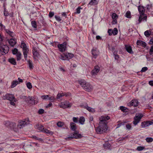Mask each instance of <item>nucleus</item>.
I'll return each instance as SVG.
<instances>
[{
    "label": "nucleus",
    "instance_id": "obj_64",
    "mask_svg": "<svg viewBox=\"0 0 153 153\" xmlns=\"http://www.w3.org/2000/svg\"><path fill=\"white\" fill-rule=\"evenodd\" d=\"M151 7V5L150 4H148L146 6V8L148 10H149Z\"/></svg>",
    "mask_w": 153,
    "mask_h": 153
},
{
    "label": "nucleus",
    "instance_id": "obj_48",
    "mask_svg": "<svg viewBox=\"0 0 153 153\" xmlns=\"http://www.w3.org/2000/svg\"><path fill=\"white\" fill-rule=\"evenodd\" d=\"M88 106V105L86 103H85V104H82L80 105V107H81L82 108H83L86 109L87 108Z\"/></svg>",
    "mask_w": 153,
    "mask_h": 153
},
{
    "label": "nucleus",
    "instance_id": "obj_14",
    "mask_svg": "<svg viewBox=\"0 0 153 153\" xmlns=\"http://www.w3.org/2000/svg\"><path fill=\"white\" fill-rule=\"evenodd\" d=\"M100 70V68L98 66H95L91 72V74L92 76L96 75L99 72Z\"/></svg>",
    "mask_w": 153,
    "mask_h": 153
},
{
    "label": "nucleus",
    "instance_id": "obj_17",
    "mask_svg": "<svg viewBox=\"0 0 153 153\" xmlns=\"http://www.w3.org/2000/svg\"><path fill=\"white\" fill-rule=\"evenodd\" d=\"M82 137V135L81 134H79L76 132V131L73 134V136L72 137H69L68 138L69 139H71L73 138H80Z\"/></svg>",
    "mask_w": 153,
    "mask_h": 153
},
{
    "label": "nucleus",
    "instance_id": "obj_42",
    "mask_svg": "<svg viewBox=\"0 0 153 153\" xmlns=\"http://www.w3.org/2000/svg\"><path fill=\"white\" fill-rule=\"evenodd\" d=\"M64 124V123L62 122H59L57 123V125L59 127L63 126Z\"/></svg>",
    "mask_w": 153,
    "mask_h": 153
},
{
    "label": "nucleus",
    "instance_id": "obj_40",
    "mask_svg": "<svg viewBox=\"0 0 153 153\" xmlns=\"http://www.w3.org/2000/svg\"><path fill=\"white\" fill-rule=\"evenodd\" d=\"M31 25L34 28H36L37 26V24L36 22L35 21H32L31 22Z\"/></svg>",
    "mask_w": 153,
    "mask_h": 153
},
{
    "label": "nucleus",
    "instance_id": "obj_29",
    "mask_svg": "<svg viewBox=\"0 0 153 153\" xmlns=\"http://www.w3.org/2000/svg\"><path fill=\"white\" fill-rule=\"evenodd\" d=\"M36 126L37 129L40 131H43L44 129V126L41 125H36Z\"/></svg>",
    "mask_w": 153,
    "mask_h": 153
},
{
    "label": "nucleus",
    "instance_id": "obj_24",
    "mask_svg": "<svg viewBox=\"0 0 153 153\" xmlns=\"http://www.w3.org/2000/svg\"><path fill=\"white\" fill-rule=\"evenodd\" d=\"M98 0H91L88 4L91 5H95L97 4L98 3Z\"/></svg>",
    "mask_w": 153,
    "mask_h": 153
},
{
    "label": "nucleus",
    "instance_id": "obj_27",
    "mask_svg": "<svg viewBox=\"0 0 153 153\" xmlns=\"http://www.w3.org/2000/svg\"><path fill=\"white\" fill-rule=\"evenodd\" d=\"M19 84V82L17 80H13L12 81L11 85V88H13L15 87L17 85Z\"/></svg>",
    "mask_w": 153,
    "mask_h": 153
},
{
    "label": "nucleus",
    "instance_id": "obj_43",
    "mask_svg": "<svg viewBox=\"0 0 153 153\" xmlns=\"http://www.w3.org/2000/svg\"><path fill=\"white\" fill-rule=\"evenodd\" d=\"M108 48L112 52H114V50H115V48L114 47L110 46L109 45H108Z\"/></svg>",
    "mask_w": 153,
    "mask_h": 153
},
{
    "label": "nucleus",
    "instance_id": "obj_51",
    "mask_svg": "<svg viewBox=\"0 0 153 153\" xmlns=\"http://www.w3.org/2000/svg\"><path fill=\"white\" fill-rule=\"evenodd\" d=\"M59 58L62 60H67L66 57L64 55V56L62 55H60L59 56Z\"/></svg>",
    "mask_w": 153,
    "mask_h": 153
},
{
    "label": "nucleus",
    "instance_id": "obj_11",
    "mask_svg": "<svg viewBox=\"0 0 153 153\" xmlns=\"http://www.w3.org/2000/svg\"><path fill=\"white\" fill-rule=\"evenodd\" d=\"M67 45V42H65L62 44H59L58 47L61 52H63L65 50Z\"/></svg>",
    "mask_w": 153,
    "mask_h": 153
},
{
    "label": "nucleus",
    "instance_id": "obj_7",
    "mask_svg": "<svg viewBox=\"0 0 153 153\" xmlns=\"http://www.w3.org/2000/svg\"><path fill=\"white\" fill-rule=\"evenodd\" d=\"M72 105V104L70 103L68 101H65L64 102H62L59 105V106L60 108L65 109L71 107Z\"/></svg>",
    "mask_w": 153,
    "mask_h": 153
},
{
    "label": "nucleus",
    "instance_id": "obj_28",
    "mask_svg": "<svg viewBox=\"0 0 153 153\" xmlns=\"http://www.w3.org/2000/svg\"><path fill=\"white\" fill-rule=\"evenodd\" d=\"M70 126L71 127V129L73 131L76 130V125L74 123L71 122L70 123Z\"/></svg>",
    "mask_w": 153,
    "mask_h": 153
},
{
    "label": "nucleus",
    "instance_id": "obj_32",
    "mask_svg": "<svg viewBox=\"0 0 153 153\" xmlns=\"http://www.w3.org/2000/svg\"><path fill=\"white\" fill-rule=\"evenodd\" d=\"M85 121V119L83 117H80L79 120V123L83 125L84 124Z\"/></svg>",
    "mask_w": 153,
    "mask_h": 153
},
{
    "label": "nucleus",
    "instance_id": "obj_10",
    "mask_svg": "<svg viewBox=\"0 0 153 153\" xmlns=\"http://www.w3.org/2000/svg\"><path fill=\"white\" fill-rule=\"evenodd\" d=\"M143 117V115L141 114H139L138 116H136L133 121V123L135 125H137V123L140 121V120Z\"/></svg>",
    "mask_w": 153,
    "mask_h": 153
},
{
    "label": "nucleus",
    "instance_id": "obj_22",
    "mask_svg": "<svg viewBox=\"0 0 153 153\" xmlns=\"http://www.w3.org/2000/svg\"><path fill=\"white\" fill-rule=\"evenodd\" d=\"M137 45L141 46L144 47L146 46V43L145 42L140 40H137Z\"/></svg>",
    "mask_w": 153,
    "mask_h": 153
},
{
    "label": "nucleus",
    "instance_id": "obj_25",
    "mask_svg": "<svg viewBox=\"0 0 153 153\" xmlns=\"http://www.w3.org/2000/svg\"><path fill=\"white\" fill-rule=\"evenodd\" d=\"M5 30L6 33L12 37H14L15 35V33L13 32L10 31L9 29H5Z\"/></svg>",
    "mask_w": 153,
    "mask_h": 153
},
{
    "label": "nucleus",
    "instance_id": "obj_13",
    "mask_svg": "<svg viewBox=\"0 0 153 153\" xmlns=\"http://www.w3.org/2000/svg\"><path fill=\"white\" fill-rule=\"evenodd\" d=\"M91 53L93 57L96 59L99 54V52L97 48H93L91 50Z\"/></svg>",
    "mask_w": 153,
    "mask_h": 153
},
{
    "label": "nucleus",
    "instance_id": "obj_35",
    "mask_svg": "<svg viewBox=\"0 0 153 153\" xmlns=\"http://www.w3.org/2000/svg\"><path fill=\"white\" fill-rule=\"evenodd\" d=\"M125 16L127 18H131V12L129 11H127L126 13Z\"/></svg>",
    "mask_w": 153,
    "mask_h": 153
},
{
    "label": "nucleus",
    "instance_id": "obj_4",
    "mask_svg": "<svg viewBox=\"0 0 153 153\" xmlns=\"http://www.w3.org/2000/svg\"><path fill=\"white\" fill-rule=\"evenodd\" d=\"M0 51L1 53H0V55H5L9 51V47L7 45H4L1 42H0Z\"/></svg>",
    "mask_w": 153,
    "mask_h": 153
},
{
    "label": "nucleus",
    "instance_id": "obj_21",
    "mask_svg": "<svg viewBox=\"0 0 153 153\" xmlns=\"http://www.w3.org/2000/svg\"><path fill=\"white\" fill-rule=\"evenodd\" d=\"M27 63L29 69L31 70H32L34 67L32 61L30 60L29 59L27 61Z\"/></svg>",
    "mask_w": 153,
    "mask_h": 153
},
{
    "label": "nucleus",
    "instance_id": "obj_63",
    "mask_svg": "<svg viewBox=\"0 0 153 153\" xmlns=\"http://www.w3.org/2000/svg\"><path fill=\"white\" fill-rule=\"evenodd\" d=\"M126 128L128 130H130L131 128V126L130 124H127L126 125Z\"/></svg>",
    "mask_w": 153,
    "mask_h": 153
},
{
    "label": "nucleus",
    "instance_id": "obj_15",
    "mask_svg": "<svg viewBox=\"0 0 153 153\" xmlns=\"http://www.w3.org/2000/svg\"><path fill=\"white\" fill-rule=\"evenodd\" d=\"M8 42L10 45L12 47H13L17 42L15 39H10L8 40Z\"/></svg>",
    "mask_w": 153,
    "mask_h": 153
},
{
    "label": "nucleus",
    "instance_id": "obj_8",
    "mask_svg": "<svg viewBox=\"0 0 153 153\" xmlns=\"http://www.w3.org/2000/svg\"><path fill=\"white\" fill-rule=\"evenodd\" d=\"M153 124V119L151 121H144L142 122L141 124V126L142 128H145Z\"/></svg>",
    "mask_w": 153,
    "mask_h": 153
},
{
    "label": "nucleus",
    "instance_id": "obj_59",
    "mask_svg": "<svg viewBox=\"0 0 153 153\" xmlns=\"http://www.w3.org/2000/svg\"><path fill=\"white\" fill-rule=\"evenodd\" d=\"M73 120L74 122L77 123L78 122V118L76 117H73Z\"/></svg>",
    "mask_w": 153,
    "mask_h": 153
},
{
    "label": "nucleus",
    "instance_id": "obj_37",
    "mask_svg": "<svg viewBox=\"0 0 153 153\" xmlns=\"http://www.w3.org/2000/svg\"><path fill=\"white\" fill-rule=\"evenodd\" d=\"M21 55L22 54L20 52H19L18 53L16 54L17 60V61L20 60H21Z\"/></svg>",
    "mask_w": 153,
    "mask_h": 153
},
{
    "label": "nucleus",
    "instance_id": "obj_12",
    "mask_svg": "<svg viewBox=\"0 0 153 153\" xmlns=\"http://www.w3.org/2000/svg\"><path fill=\"white\" fill-rule=\"evenodd\" d=\"M5 125L7 127L11 128L14 129L16 126V124L14 123H10L8 121H6L5 122Z\"/></svg>",
    "mask_w": 153,
    "mask_h": 153
},
{
    "label": "nucleus",
    "instance_id": "obj_34",
    "mask_svg": "<svg viewBox=\"0 0 153 153\" xmlns=\"http://www.w3.org/2000/svg\"><path fill=\"white\" fill-rule=\"evenodd\" d=\"M86 109L89 112L94 113L95 111L94 108H93L91 107H89L88 106H87Z\"/></svg>",
    "mask_w": 153,
    "mask_h": 153
},
{
    "label": "nucleus",
    "instance_id": "obj_1",
    "mask_svg": "<svg viewBox=\"0 0 153 153\" xmlns=\"http://www.w3.org/2000/svg\"><path fill=\"white\" fill-rule=\"evenodd\" d=\"M110 118L109 116L106 115L102 116L100 117L99 126L96 128L97 134H101L106 132L108 128L107 121Z\"/></svg>",
    "mask_w": 153,
    "mask_h": 153
},
{
    "label": "nucleus",
    "instance_id": "obj_54",
    "mask_svg": "<svg viewBox=\"0 0 153 153\" xmlns=\"http://www.w3.org/2000/svg\"><path fill=\"white\" fill-rule=\"evenodd\" d=\"M44 112V110L43 109H40L38 111V113L39 114H43Z\"/></svg>",
    "mask_w": 153,
    "mask_h": 153
},
{
    "label": "nucleus",
    "instance_id": "obj_55",
    "mask_svg": "<svg viewBox=\"0 0 153 153\" xmlns=\"http://www.w3.org/2000/svg\"><path fill=\"white\" fill-rule=\"evenodd\" d=\"M81 9H82V8L80 7H79L76 9V13L79 14L80 13V10Z\"/></svg>",
    "mask_w": 153,
    "mask_h": 153
},
{
    "label": "nucleus",
    "instance_id": "obj_26",
    "mask_svg": "<svg viewBox=\"0 0 153 153\" xmlns=\"http://www.w3.org/2000/svg\"><path fill=\"white\" fill-rule=\"evenodd\" d=\"M103 147L105 149H110L111 148V145L109 144L108 142H106L103 145Z\"/></svg>",
    "mask_w": 153,
    "mask_h": 153
},
{
    "label": "nucleus",
    "instance_id": "obj_47",
    "mask_svg": "<svg viewBox=\"0 0 153 153\" xmlns=\"http://www.w3.org/2000/svg\"><path fill=\"white\" fill-rule=\"evenodd\" d=\"M26 85L27 88L30 89L32 88V85L30 82H28L27 83Z\"/></svg>",
    "mask_w": 153,
    "mask_h": 153
},
{
    "label": "nucleus",
    "instance_id": "obj_19",
    "mask_svg": "<svg viewBox=\"0 0 153 153\" xmlns=\"http://www.w3.org/2000/svg\"><path fill=\"white\" fill-rule=\"evenodd\" d=\"M125 48L126 51L129 53L132 54L133 52L132 51L131 46L129 45H125Z\"/></svg>",
    "mask_w": 153,
    "mask_h": 153
},
{
    "label": "nucleus",
    "instance_id": "obj_23",
    "mask_svg": "<svg viewBox=\"0 0 153 153\" xmlns=\"http://www.w3.org/2000/svg\"><path fill=\"white\" fill-rule=\"evenodd\" d=\"M64 55L66 57L67 60L70 59L74 56L73 54L69 53H64Z\"/></svg>",
    "mask_w": 153,
    "mask_h": 153
},
{
    "label": "nucleus",
    "instance_id": "obj_20",
    "mask_svg": "<svg viewBox=\"0 0 153 153\" xmlns=\"http://www.w3.org/2000/svg\"><path fill=\"white\" fill-rule=\"evenodd\" d=\"M33 54L34 56L35 57H38L39 56V54L37 52V50L35 47H33Z\"/></svg>",
    "mask_w": 153,
    "mask_h": 153
},
{
    "label": "nucleus",
    "instance_id": "obj_46",
    "mask_svg": "<svg viewBox=\"0 0 153 153\" xmlns=\"http://www.w3.org/2000/svg\"><path fill=\"white\" fill-rule=\"evenodd\" d=\"M112 18L113 19H117L118 18V16L116 13H113L112 14Z\"/></svg>",
    "mask_w": 153,
    "mask_h": 153
},
{
    "label": "nucleus",
    "instance_id": "obj_58",
    "mask_svg": "<svg viewBox=\"0 0 153 153\" xmlns=\"http://www.w3.org/2000/svg\"><path fill=\"white\" fill-rule=\"evenodd\" d=\"M54 15V13L53 12H50L49 14V16L50 18H52Z\"/></svg>",
    "mask_w": 153,
    "mask_h": 153
},
{
    "label": "nucleus",
    "instance_id": "obj_2",
    "mask_svg": "<svg viewBox=\"0 0 153 153\" xmlns=\"http://www.w3.org/2000/svg\"><path fill=\"white\" fill-rule=\"evenodd\" d=\"M79 83L85 91L90 92L93 89L92 86L89 83L87 82L84 80L79 81Z\"/></svg>",
    "mask_w": 153,
    "mask_h": 153
},
{
    "label": "nucleus",
    "instance_id": "obj_44",
    "mask_svg": "<svg viewBox=\"0 0 153 153\" xmlns=\"http://www.w3.org/2000/svg\"><path fill=\"white\" fill-rule=\"evenodd\" d=\"M146 140L147 142L148 143L151 142L153 141V139L152 137H147Z\"/></svg>",
    "mask_w": 153,
    "mask_h": 153
},
{
    "label": "nucleus",
    "instance_id": "obj_50",
    "mask_svg": "<svg viewBox=\"0 0 153 153\" xmlns=\"http://www.w3.org/2000/svg\"><path fill=\"white\" fill-rule=\"evenodd\" d=\"M145 147L143 146H139L137 148V150L138 151H141L144 149Z\"/></svg>",
    "mask_w": 153,
    "mask_h": 153
},
{
    "label": "nucleus",
    "instance_id": "obj_31",
    "mask_svg": "<svg viewBox=\"0 0 153 153\" xmlns=\"http://www.w3.org/2000/svg\"><path fill=\"white\" fill-rule=\"evenodd\" d=\"M120 108L122 111L124 112H127L128 111V108L122 106H120Z\"/></svg>",
    "mask_w": 153,
    "mask_h": 153
},
{
    "label": "nucleus",
    "instance_id": "obj_16",
    "mask_svg": "<svg viewBox=\"0 0 153 153\" xmlns=\"http://www.w3.org/2000/svg\"><path fill=\"white\" fill-rule=\"evenodd\" d=\"M138 9L140 15H144L145 13V9L142 6H139L138 7Z\"/></svg>",
    "mask_w": 153,
    "mask_h": 153
},
{
    "label": "nucleus",
    "instance_id": "obj_41",
    "mask_svg": "<svg viewBox=\"0 0 153 153\" xmlns=\"http://www.w3.org/2000/svg\"><path fill=\"white\" fill-rule=\"evenodd\" d=\"M12 53L14 55H16L19 52L18 51V50L16 48H15L12 50Z\"/></svg>",
    "mask_w": 153,
    "mask_h": 153
},
{
    "label": "nucleus",
    "instance_id": "obj_6",
    "mask_svg": "<svg viewBox=\"0 0 153 153\" xmlns=\"http://www.w3.org/2000/svg\"><path fill=\"white\" fill-rule=\"evenodd\" d=\"M20 46L22 48L24 58L25 60H26L27 57V54L28 53L29 50L27 47L26 44L23 41L22 42Z\"/></svg>",
    "mask_w": 153,
    "mask_h": 153
},
{
    "label": "nucleus",
    "instance_id": "obj_52",
    "mask_svg": "<svg viewBox=\"0 0 153 153\" xmlns=\"http://www.w3.org/2000/svg\"><path fill=\"white\" fill-rule=\"evenodd\" d=\"M148 68L147 67H144L142 68V69L141 70V72H145L146 71L148 70Z\"/></svg>",
    "mask_w": 153,
    "mask_h": 153
},
{
    "label": "nucleus",
    "instance_id": "obj_57",
    "mask_svg": "<svg viewBox=\"0 0 153 153\" xmlns=\"http://www.w3.org/2000/svg\"><path fill=\"white\" fill-rule=\"evenodd\" d=\"M55 18L56 20L59 22H60L62 20L60 18V17L59 16H55Z\"/></svg>",
    "mask_w": 153,
    "mask_h": 153
},
{
    "label": "nucleus",
    "instance_id": "obj_30",
    "mask_svg": "<svg viewBox=\"0 0 153 153\" xmlns=\"http://www.w3.org/2000/svg\"><path fill=\"white\" fill-rule=\"evenodd\" d=\"M8 61L13 65H16V60L13 58L9 59H8Z\"/></svg>",
    "mask_w": 153,
    "mask_h": 153
},
{
    "label": "nucleus",
    "instance_id": "obj_18",
    "mask_svg": "<svg viewBox=\"0 0 153 153\" xmlns=\"http://www.w3.org/2000/svg\"><path fill=\"white\" fill-rule=\"evenodd\" d=\"M138 102L137 100H132L130 102L128 106H137L138 105Z\"/></svg>",
    "mask_w": 153,
    "mask_h": 153
},
{
    "label": "nucleus",
    "instance_id": "obj_56",
    "mask_svg": "<svg viewBox=\"0 0 153 153\" xmlns=\"http://www.w3.org/2000/svg\"><path fill=\"white\" fill-rule=\"evenodd\" d=\"M149 53L150 55H152L153 54V46L151 47L150 49Z\"/></svg>",
    "mask_w": 153,
    "mask_h": 153
},
{
    "label": "nucleus",
    "instance_id": "obj_5",
    "mask_svg": "<svg viewBox=\"0 0 153 153\" xmlns=\"http://www.w3.org/2000/svg\"><path fill=\"white\" fill-rule=\"evenodd\" d=\"M30 121L28 118H26L22 120H20L18 123L17 127L18 128L21 129L30 124Z\"/></svg>",
    "mask_w": 153,
    "mask_h": 153
},
{
    "label": "nucleus",
    "instance_id": "obj_53",
    "mask_svg": "<svg viewBox=\"0 0 153 153\" xmlns=\"http://www.w3.org/2000/svg\"><path fill=\"white\" fill-rule=\"evenodd\" d=\"M109 36H111L113 34V30L112 29H109L108 31Z\"/></svg>",
    "mask_w": 153,
    "mask_h": 153
},
{
    "label": "nucleus",
    "instance_id": "obj_39",
    "mask_svg": "<svg viewBox=\"0 0 153 153\" xmlns=\"http://www.w3.org/2000/svg\"><path fill=\"white\" fill-rule=\"evenodd\" d=\"M43 131L47 134H50L52 135L53 134V133L52 131H50L49 130H48L47 129H44V131Z\"/></svg>",
    "mask_w": 153,
    "mask_h": 153
},
{
    "label": "nucleus",
    "instance_id": "obj_61",
    "mask_svg": "<svg viewBox=\"0 0 153 153\" xmlns=\"http://www.w3.org/2000/svg\"><path fill=\"white\" fill-rule=\"evenodd\" d=\"M142 15H140V16L139 17V18L138 19L139 23H140L141 22V21H143Z\"/></svg>",
    "mask_w": 153,
    "mask_h": 153
},
{
    "label": "nucleus",
    "instance_id": "obj_60",
    "mask_svg": "<svg viewBox=\"0 0 153 153\" xmlns=\"http://www.w3.org/2000/svg\"><path fill=\"white\" fill-rule=\"evenodd\" d=\"M48 97V95H43L41 96V98L45 100L47 99V98Z\"/></svg>",
    "mask_w": 153,
    "mask_h": 153
},
{
    "label": "nucleus",
    "instance_id": "obj_3",
    "mask_svg": "<svg viewBox=\"0 0 153 153\" xmlns=\"http://www.w3.org/2000/svg\"><path fill=\"white\" fill-rule=\"evenodd\" d=\"M2 99L4 100H9L10 101V103L11 105H15V102H16V100L13 95L10 94H7L2 97Z\"/></svg>",
    "mask_w": 153,
    "mask_h": 153
},
{
    "label": "nucleus",
    "instance_id": "obj_45",
    "mask_svg": "<svg viewBox=\"0 0 153 153\" xmlns=\"http://www.w3.org/2000/svg\"><path fill=\"white\" fill-rule=\"evenodd\" d=\"M118 33V30L117 29L115 28L114 29V30H113V34L114 35H117Z\"/></svg>",
    "mask_w": 153,
    "mask_h": 153
},
{
    "label": "nucleus",
    "instance_id": "obj_9",
    "mask_svg": "<svg viewBox=\"0 0 153 153\" xmlns=\"http://www.w3.org/2000/svg\"><path fill=\"white\" fill-rule=\"evenodd\" d=\"M25 101L28 104H35V103L37 104V103L35 102L36 101L33 99L32 97H27L25 99Z\"/></svg>",
    "mask_w": 153,
    "mask_h": 153
},
{
    "label": "nucleus",
    "instance_id": "obj_38",
    "mask_svg": "<svg viewBox=\"0 0 153 153\" xmlns=\"http://www.w3.org/2000/svg\"><path fill=\"white\" fill-rule=\"evenodd\" d=\"M126 122H123L121 123H118L117 125V127L116 128H118L119 127H120V126L122 125H125V124L126 123Z\"/></svg>",
    "mask_w": 153,
    "mask_h": 153
},
{
    "label": "nucleus",
    "instance_id": "obj_49",
    "mask_svg": "<svg viewBox=\"0 0 153 153\" xmlns=\"http://www.w3.org/2000/svg\"><path fill=\"white\" fill-rule=\"evenodd\" d=\"M4 15L5 16H7L9 15V12L6 10V8L4 9Z\"/></svg>",
    "mask_w": 153,
    "mask_h": 153
},
{
    "label": "nucleus",
    "instance_id": "obj_33",
    "mask_svg": "<svg viewBox=\"0 0 153 153\" xmlns=\"http://www.w3.org/2000/svg\"><path fill=\"white\" fill-rule=\"evenodd\" d=\"M151 34V31L150 30H147L144 32V35L146 37H149Z\"/></svg>",
    "mask_w": 153,
    "mask_h": 153
},
{
    "label": "nucleus",
    "instance_id": "obj_36",
    "mask_svg": "<svg viewBox=\"0 0 153 153\" xmlns=\"http://www.w3.org/2000/svg\"><path fill=\"white\" fill-rule=\"evenodd\" d=\"M117 51H114L113 52V53L114 56V58L115 59L118 60L119 58V55L117 54Z\"/></svg>",
    "mask_w": 153,
    "mask_h": 153
},
{
    "label": "nucleus",
    "instance_id": "obj_62",
    "mask_svg": "<svg viewBox=\"0 0 153 153\" xmlns=\"http://www.w3.org/2000/svg\"><path fill=\"white\" fill-rule=\"evenodd\" d=\"M71 94L69 92L65 93V96L66 97L71 96Z\"/></svg>",
    "mask_w": 153,
    "mask_h": 153
}]
</instances>
